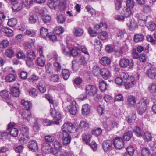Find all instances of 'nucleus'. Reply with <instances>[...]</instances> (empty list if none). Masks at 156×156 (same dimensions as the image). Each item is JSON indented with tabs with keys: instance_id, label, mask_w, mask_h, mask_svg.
<instances>
[{
	"instance_id": "1",
	"label": "nucleus",
	"mask_w": 156,
	"mask_h": 156,
	"mask_svg": "<svg viewBox=\"0 0 156 156\" xmlns=\"http://www.w3.org/2000/svg\"><path fill=\"white\" fill-rule=\"evenodd\" d=\"M149 103V100L148 99L145 98L143 99L141 104L138 105L137 106V112L139 114L142 115L144 113L146 109L147 106Z\"/></svg>"
},
{
	"instance_id": "2",
	"label": "nucleus",
	"mask_w": 156,
	"mask_h": 156,
	"mask_svg": "<svg viewBox=\"0 0 156 156\" xmlns=\"http://www.w3.org/2000/svg\"><path fill=\"white\" fill-rule=\"evenodd\" d=\"M58 135L62 138L63 145H67L70 143L71 138L69 133L66 132H60L58 133Z\"/></svg>"
},
{
	"instance_id": "3",
	"label": "nucleus",
	"mask_w": 156,
	"mask_h": 156,
	"mask_svg": "<svg viewBox=\"0 0 156 156\" xmlns=\"http://www.w3.org/2000/svg\"><path fill=\"white\" fill-rule=\"evenodd\" d=\"M119 65L122 68L127 67L132 69L133 66L134 62L132 60H129L127 58H123L120 60Z\"/></svg>"
},
{
	"instance_id": "4",
	"label": "nucleus",
	"mask_w": 156,
	"mask_h": 156,
	"mask_svg": "<svg viewBox=\"0 0 156 156\" xmlns=\"http://www.w3.org/2000/svg\"><path fill=\"white\" fill-rule=\"evenodd\" d=\"M77 108L78 105L76 102L75 101H73L70 105L66 107L65 110L66 112H69L70 114L75 115L77 112Z\"/></svg>"
},
{
	"instance_id": "5",
	"label": "nucleus",
	"mask_w": 156,
	"mask_h": 156,
	"mask_svg": "<svg viewBox=\"0 0 156 156\" xmlns=\"http://www.w3.org/2000/svg\"><path fill=\"white\" fill-rule=\"evenodd\" d=\"M50 113L53 119L56 120L54 121L55 124H59V121L61 118V114L60 112L58 110H56L54 108H51Z\"/></svg>"
},
{
	"instance_id": "6",
	"label": "nucleus",
	"mask_w": 156,
	"mask_h": 156,
	"mask_svg": "<svg viewBox=\"0 0 156 156\" xmlns=\"http://www.w3.org/2000/svg\"><path fill=\"white\" fill-rule=\"evenodd\" d=\"M113 144L116 149H120L124 147V142L121 137L116 136L113 139Z\"/></svg>"
},
{
	"instance_id": "7",
	"label": "nucleus",
	"mask_w": 156,
	"mask_h": 156,
	"mask_svg": "<svg viewBox=\"0 0 156 156\" xmlns=\"http://www.w3.org/2000/svg\"><path fill=\"white\" fill-rule=\"evenodd\" d=\"M97 88L93 85H88L85 88V92L87 96H94L97 93Z\"/></svg>"
},
{
	"instance_id": "8",
	"label": "nucleus",
	"mask_w": 156,
	"mask_h": 156,
	"mask_svg": "<svg viewBox=\"0 0 156 156\" xmlns=\"http://www.w3.org/2000/svg\"><path fill=\"white\" fill-rule=\"evenodd\" d=\"M0 96L2 98L7 100L6 102L8 104L11 105L12 104L10 99L11 95L9 92L6 90H3L0 92Z\"/></svg>"
},
{
	"instance_id": "9",
	"label": "nucleus",
	"mask_w": 156,
	"mask_h": 156,
	"mask_svg": "<svg viewBox=\"0 0 156 156\" xmlns=\"http://www.w3.org/2000/svg\"><path fill=\"white\" fill-rule=\"evenodd\" d=\"M145 74L150 79H154L156 78V68L152 67L147 70Z\"/></svg>"
},
{
	"instance_id": "10",
	"label": "nucleus",
	"mask_w": 156,
	"mask_h": 156,
	"mask_svg": "<svg viewBox=\"0 0 156 156\" xmlns=\"http://www.w3.org/2000/svg\"><path fill=\"white\" fill-rule=\"evenodd\" d=\"M75 129V128L71 123H66L62 126V131L61 132H72Z\"/></svg>"
},
{
	"instance_id": "11",
	"label": "nucleus",
	"mask_w": 156,
	"mask_h": 156,
	"mask_svg": "<svg viewBox=\"0 0 156 156\" xmlns=\"http://www.w3.org/2000/svg\"><path fill=\"white\" fill-rule=\"evenodd\" d=\"M102 147L105 152H107L112 149V142L111 141L107 140L103 142Z\"/></svg>"
},
{
	"instance_id": "12",
	"label": "nucleus",
	"mask_w": 156,
	"mask_h": 156,
	"mask_svg": "<svg viewBox=\"0 0 156 156\" xmlns=\"http://www.w3.org/2000/svg\"><path fill=\"white\" fill-rule=\"evenodd\" d=\"M11 3L12 6V9L14 12H17L21 9L23 7V5L20 3H19L16 0H12Z\"/></svg>"
},
{
	"instance_id": "13",
	"label": "nucleus",
	"mask_w": 156,
	"mask_h": 156,
	"mask_svg": "<svg viewBox=\"0 0 156 156\" xmlns=\"http://www.w3.org/2000/svg\"><path fill=\"white\" fill-rule=\"evenodd\" d=\"M124 82L125 88L126 89L132 87L136 83L135 79L133 77H131L130 79H128L126 81Z\"/></svg>"
},
{
	"instance_id": "14",
	"label": "nucleus",
	"mask_w": 156,
	"mask_h": 156,
	"mask_svg": "<svg viewBox=\"0 0 156 156\" xmlns=\"http://www.w3.org/2000/svg\"><path fill=\"white\" fill-rule=\"evenodd\" d=\"M16 86L13 87L11 90V94L14 97H17L20 95V85L19 83H17Z\"/></svg>"
},
{
	"instance_id": "15",
	"label": "nucleus",
	"mask_w": 156,
	"mask_h": 156,
	"mask_svg": "<svg viewBox=\"0 0 156 156\" xmlns=\"http://www.w3.org/2000/svg\"><path fill=\"white\" fill-rule=\"evenodd\" d=\"M29 148L32 152H35L38 151V147L37 142L35 140H31L29 143Z\"/></svg>"
},
{
	"instance_id": "16",
	"label": "nucleus",
	"mask_w": 156,
	"mask_h": 156,
	"mask_svg": "<svg viewBox=\"0 0 156 156\" xmlns=\"http://www.w3.org/2000/svg\"><path fill=\"white\" fill-rule=\"evenodd\" d=\"M126 24L129 29L131 31L134 30L137 27V22L133 19L129 20V22H126Z\"/></svg>"
},
{
	"instance_id": "17",
	"label": "nucleus",
	"mask_w": 156,
	"mask_h": 156,
	"mask_svg": "<svg viewBox=\"0 0 156 156\" xmlns=\"http://www.w3.org/2000/svg\"><path fill=\"white\" fill-rule=\"evenodd\" d=\"M106 28L107 25L106 23L101 22L99 24L95 25L94 28V30L96 32L97 34L99 33L101 30H105Z\"/></svg>"
},
{
	"instance_id": "18",
	"label": "nucleus",
	"mask_w": 156,
	"mask_h": 156,
	"mask_svg": "<svg viewBox=\"0 0 156 156\" xmlns=\"http://www.w3.org/2000/svg\"><path fill=\"white\" fill-rule=\"evenodd\" d=\"M100 74L104 79L107 80L110 76V72L108 69L104 68L101 69Z\"/></svg>"
},
{
	"instance_id": "19",
	"label": "nucleus",
	"mask_w": 156,
	"mask_h": 156,
	"mask_svg": "<svg viewBox=\"0 0 156 156\" xmlns=\"http://www.w3.org/2000/svg\"><path fill=\"white\" fill-rule=\"evenodd\" d=\"M100 64L104 66H107L110 64L111 62L110 58L107 56H103L100 59Z\"/></svg>"
},
{
	"instance_id": "20",
	"label": "nucleus",
	"mask_w": 156,
	"mask_h": 156,
	"mask_svg": "<svg viewBox=\"0 0 156 156\" xmlns=\"http://www.w3.org/2000/svg\"><path fill=\"white\" fill-rule=\"evenodd\" d=\"M74 35L76 37L81 36L84 33L83 29L80 27H76L73 30Z\"/></svg>"
},
{
	"instance_id": "21",
	"label": "nucleus",
	"mask_w": 156,
	"mask_h": 156,
	"mask_svg": "<svg viewBox=\"0 0 156 156\" xmlns=\"http://www.w3.org/2000/svg\"><path fill=\"white\" fill-rule=\"evenodd\" d=\"M136 104V101L135 97L130 95L128 97L127 99V105L129 106L133 107Z\"/></svg>"
},
{
	"instance_id": "22",
	"label": "nucleus",
	"mask_w": 156,
	"mask_h": 156,
	"mask_svg": "<svg viewBox=\"0 0 156 156\" xmlns=\"http://www.w3.org/2000/svg\"><path fill=\"white\" fill-rule=\"evenodd\" d=\"M37 86L38 90L41 93H43L46 92V84L43 81H40Z\"/></svg>"
},
{
	"instance_id": "23",
	"label": "nucleus",
	"mask_w": 156,
	"mask_h": 156,
	"mask_svg": "<svg viewBox=\"0 0 156 156\" xmlns=\"http://www.w3.org/2000/svg\"><path fill=\"white\" fill-rule=\"evenodd\" d=\"M21 103L24 107L26 108V110H29L32 108V104L30 101L22 100L21 101Z\"/></svg>"
},
{
	"instance_id": "24",
	"label": "nucleus",
	"mask_w": 156,
	"mask_h": 156,
	"mask_svg": "<svg viewBox=\"0 0 156 156\" xmlns=\"http://www.w3.org/2000/svg\"><path fill=\"white\" fill-rule=\"evenodd\" d=\"M29 110H25L23 112L21 116L24 119L29 121L32 117L31 112Z\"/></svg>"
},
{
	"instance_id": "25",
	"label": "nucleus",
	"mask_w": 156,
	"mask_h": 156,
	"mask_svg": "<svg viewBox=\"0 0 156 156\" xmlns=\"http://www.w3.org/2000/svg\"><path fill=\"white\" fill-rule=\"evenodd\" d=\"M37 64L40 67H43L45 64V60L44 56H40L37 58L36 60Z\"/></svg>"
},
{
	"instance_id": "26",
	"label": "nucleus",
	"mask_w": 156,
	"mask_h": 156,
	"mask_svg": "<svg viewBox=\"0 0 156 156\" xmlns=\"http://www.w3.org/2000/svg\"><path fill=\"white\" fill-rule=\"evenodd\" d=\"M90 111V106L88 104L83 105L82 109V114L84 115H87L88 114Z\"/></svg>"
},
{
	"instance_id": "27",
	"label": "nucleus",
	"mask_w": 156,
	"mask_h": 156,
	"mask_svg": "<svg viewBox=\"0 0 156 156\" xmlns=\"http://www.w3.org/2000/svg\"><path fill=\"white\" fill-rule=\"evenodd\" d=\"M21 131L22 134L23 136H26V137L27 139H29L28 136L29 129L26 126L23 125L21 128Z\"/></svg>"
},
{
	"instance_id": "28",
	"label": "nucleus",
	"mask_w": 156,
	"mask_h": 156,
	"mask_svg": "<svg viewBox=\"0 0 156 156\" xmlns=\"http://www.w3.org/2000/svg\"><path fill=\"white\" fill-rule=\"evenodd\" d=\"M2 30L8 36H12L13 35V31L8 27H2Z\"/></svg>"
},
{
	"instance_id": "29",
	"label": "nucleus",
	"mask_w": 156,
	"mask_h": 156,
	"mask_svg": "<svg viewBox=\"0 0 156 156\" xmlns=\"http://www.w3.org/2000/svg\"><path fill=\"white\" fill-rule=\"evenodd\" d=\"M121 12L126 18L132 14L130 8H128L125 7L123 8L122 11Z\"/></svg>"
},
{
	"instance_id": "30",
	"label": "nucleus",
	"mask_w": 156,
	"mask_h": 156,
	"mask_svg": "<svg viewBox=\"0 0 156 156\" xmlns=\"http://www.w3.org/2000/svg\"><path fill=\"white\" fill-rule=\"evenodd\" d=\"M37 31L30 29H27L25 32L26 34L30 37H35L36 36Z\"/></svg>"
},
{
	"instance_id": "31",
	"label": "nucleus",
	"mask_w": 156,
	"mask_h": 156,
	"mask_svg": "<svg viewBox=\"0 0 156 156\" xmlns=\"http://www.w3.org/2000/svg\"><path fill=\"white\" fill-rule=\"evenodd\" d=\"M144 36L140 34H135L134 36V41L135 42H141L144 39Z\"/></svg>"
},
{
	"instance_id": "32",
	"label": "nucleus",
	"mask_w": 156,
	"mask_h": 156,
	"mask_svg": "<svg viewBox=\"0 0 156 156\" xmlns=\"http://www.w3.org/2000/svg\"><path fill=\"white\" fill-rule=\"evenodd\" d=\"M14 53V50L11 48L7 49L5 51V56L9 58H11L13 56Z\"/></svg>"
},
{
	"instance_id": "33",
	"label": "nucleus",
	"mask_w": 156,
	"mask_h": 156,
	"mask_svg": "<svg viewBox=\"0 0 156 156\" xmlns=\"http://www.w3.org/2000/svg\"><path fill=\"white\" fill-rule=\"evenodd\" d=\"M46 98L49 101V103H51L53 107H56L58 105V103L53 100L52 97L51 96L49 95L46 94Z\"/></svg>"
},
{
	"instance_id": "34",
	"label": "nucleus",
	"mask_w": 156,
	"mask_h": 156,
	"mask_svg": "<svg viewBox=\"0 0 156 156\" xmlns=\"http://www.w3.org/2000/svg\"><path fill=\"white\" fill-rule=\"evenodd\" d=\"M80 50L76 47L73 48L70 51V53L74 57H78L81 54L80 53Z\"/></svg>"
},
{
	"instance_id": "35",
	"label": "nucleus",
	"mask_w": 156,
	"mask_h": 156,
	"mask_svg": "<svg viewBox=\"0 0 156 156\" xmlns=\"http://www.w3.org/2000/svg\"><path fill=\"white\" fill-rule=\"evenodd\" d=\"M83 140L87 144L89 143L91 139V135L89 133L83 134Z\"/></svg>"
},
{
	"instance_id": "36",
	"label": "nucleus",
	"mask_w": 156,
	"mask_h": 156,
	"mask_svg": "<svg viewBox=\"0 0 156 156\" xmlns=\"http://www.w3.org/2000/svg\"><path fill=\"white\" fill-rule=\"evenodd\" d=\"M41 119L37 118L34 122V125L33 127V129L34 131L38 132L39 129L38 123L41 121Z\"/></svg>"
},
{
	"instance_id": "37",
	"label": "nucleus",
	"mask_w": 156,
	"mask_h": 156,
	"mask_svg": "<svg viewBox=\"0 0 156 156\" xmlns=\"http://www.w3.org/2000/svg\"><path fill=\"white\" fill-rule=\"evenodd\" d=\"M148 90L152 94L156 93V85L154 83H151L148 87Z\"/></svg>"
},
{
	"instance_id": "38",
	"label": "nucleus",
	"mask_w": 156,
	"mask_h": 156,
	"mask_svg": "<svg viewBox=\"0 0 156 156\" xmlns=\"http://www.w3.org/2000/svg\"><path fill=\"white\" fill-rule=\"evenodd\" d=\"M147 27L150 31H153L156 29V24L153 22H149L148 23Z\"/></svg>"
},
{
	"instance_id": "39",
	"label": "nucleus",
	"mask_w": 156,
	"mask_h": 156,
	"mask_svg": "<svg viewBox=\"0 0 156 156\" xmlns=\"http://www.w3.org/2000/svg\"><path fill=\"white\" fill-rule=\"evenodd\" d=\"M133 132L132 131H129L125 133L123 135V138L124 140L129 141L131 138L132 136Z\"/></svg>"
},
{
	"instance_id": "40",
	"label": "nucleus",
	"mask_w": 156,
	"mask_h": 156,
	"mask_svg": "<svg viewBox=\"0 0 156 156\" xmlns=\"http://www.w3.org/2000/svg\"><path fill=\"white\" fill-rule=\"evenodd\" d=\"M16 77V75L10 74L5 77V80L7 82H13L15 81Z\"/></svg>"
},
{
	"instance_id": "41",
	"label": "nucleus",
	"mask_w": 156,
	"mask_h": 156,
	"mask_svg": "<svg viewBox=\"0 0 156 156\" xmlns=\"http://www.w3.org/2000/svg\"><path fill=\"white\" fill-rule=\"evenodd\" d=\"M151 152L149 148L144 147L142 148L141 151L142 156H149Z\"/></svg>"
},
{
	"instance_id": "42",
	"label": "nucleus",
	"mask_w": 156,
	"mask_h": 156,
	"mask_svg": "<svg viewBox=\"0 0 156 156\" xmlns=\"http://www.w3.org/2000/svg\"><path fill=\"white\" fill-rule=\"evenodd\" d=\"M79 126L82 129L87 130L89 128V126L88 123L86 121H81L79 124Z\"/></svg>"
},
{
	"instance_id": "43",
	"label": "nucleus",
	"mask_w": 156,
	"mask_h": 156,
	"mask_svg": "<svg viewBox=\"0 0 156 156\" xmlns=\"http://www.w3.org/2000/svg\"><path fill=\"white\" fill-rule=\"evenodd\" d=\"M62 74L63 78L65 80H67L69 77L70 75L69 70L67 69L62 70Z\"/></svg>"
},
{
	"instance_id": "44",
	"label": "nucleus",
	"mask_w": 156,
	"mask_h": 156,
	"mask_svg": "<svg viewBox=\"0 0 156 156\" xmlns=\"http://www.w3.org/2000/svg\"><path fill=\"white\" fill-rule=\"evenodd\" d=\"M48 6L51 9H55L57 6V3L53 0H49L47 2Z\"/></svg>"
},
{
	"instance_id": "45",
	"label": "nucleus",
	"mask_w": 156,
	"mask_h": 156,
	"mask_svg": "<svg viewBox=\"0 0 156 156\" xmlns=\"http://www.w3.org/2000/svg\"><path fill=\"white\" fill-rule=\"evenodd\" d=\"M134 133L138 137H141L142 136V131L139 127H136L134 129Z\"/></svg>"
},
{
	"instance_id": "46",
	"label": "nucleus",
	"mask_w": 156,
	"mask_h": 156,
	"mask_svg": "<svg viewBox=\"0 0 156 156\" xmlns=\"http://www.w3.org/2000/svg\"><path fill=\"white\" fill-rule=\"evenodd\" d=\"M108 37V34L107 32L103 31L99 33L98 37L99 39L102 40L106 39Z\"/></svg>"
},
{
	"instance_id": "47",
	"label": "nucleus",
	"mask_w": 156,
	"mask_h": 156,
	"mask_svg": "<svg viewBox=\"0 0 156 156\" xmlns=\"http://www.w3.org/2000/svg\"><path fill=\"white\" fill-rule=\"evenodd\" d=\"M143 137L145 141H150L152 139L151 134L148 132H146L143 135Z\"/></svg>"
},
{
	"instance_id": "48",
	"label": "nucleus",
	"mask_w": 156,
	"mask_h": 156,
	"mask_svg": "<svg viewBox=\"0 0 156 156\" xmlns=\"http://www.w3.org/2000/svg\"><path fill=\"white\" fill-rule=\"evenodd\" d=\"M48 34V30L47 29L42 27L40 29V34L43 38H45L47 36Z\"/></svg>"
},
{
	"instance_id": "49",
	"label": "nucleus",
	"mask_w": 156,
	"mask_h": 156,
	"mask_svg": "<svg viewBox=\"0 0 156 156\" xmlns=\"http://www.w3.org/2000/svg\"><path fill=\"white\" fill-rule=\"evenodd\" d=\"M107 86V84L104 81H102L99 83L100 89L102 92L105 91L106 90Z\"/></svg>"
},
{
	"instance_id": "50",
	"label": "nucleus",
	"mask_w": 156,
	"mask_h": 156,
	"mask_svg": "<svg viewBox=\"0 0 156 156\" xmlns=\"http://www.w3.org/2000/svg\"><path fill=\"white\" fill-rule=\"evenodd\" d=\"M54 146L55 148L57 151H60L62 147V145L61 143L58 141L56 140L54 142Z\"/></svg>"
},
{
	"instance_id": "51",
	"label": "nucleus",
	"mask_w": 156,
	"mask_h": 156,
	"mask_svg": "<svg viewBox=\"0 0 156 156\" xmlns=\"http://www.w3.org/2000/svg\"><path fill=\"white\" fill-rule=\"evenodd\" d=\"M43 125L45 126H49L53 124H55L54 121L47 119H44L42 122Z\"/></svg>"
},
{
	"instance_id": "52",
	"label": "nucleus",
	"mask_w": 156,
	"mask_h": 156,
	"mask_svg": "<svg viewBox=\"0 0 156 156\" xmlns=\"http://www.w3.org/2000/svg\"><path fill=\"white\" fill-rule=\"evenodd\" d=\"M57 19L58 23H63L65 21L66 18L63 15L61 14L57 16Z\"/></svg>"
},
{
	"instance_id": "53",
	"label": "nucleus",
	"mask_w": 156,
	"mask_h": 156,
	"mask_svg": "<svg viewBox=\"0 0 156 156\" xmlns=\"http://www.w3.org/2000/svg\"><path fill=\"white\" fill-rule=\"evenodd\" d=\"M64 31V29L62 27H56L55 28V32L57 35L62 34Z\"/></svg>"
},
{
	"instance_id": "54",
	"label": "nucleus",
	"mask_w": 156,
	"mask_h": 156,
	"mask_svg": "<svg viewBox=\"0 0 156 156\" xmlns=\"http://www.w3.org/2000/svg\"><path fill=\"white\" fill-rule=\"evenodd\" d=\"M54 66L55 70L57 72H60L62 69L61 64L58 62H55L54 63Z\"/></svg>"
},
{
	"instance_id": "55",
	"label": "nucleus",
	"mask_w": 156,
	"mask_h": 156,
	"mask_svg": "<svg viewBox=\"0 0 156 156\" xmlns=\"http://www.w3.org/2000/svg\"><path fill=\"white\" fill-rule=\"evenodd\" d=\"M17 24V20L16 19L12 18L9 20L8 24L10 27H14Z\"/></svg>"
},
{
	"instance_id": "56",
	"label": "nucleus",
	"mask_w": 156,
	"mask_h": 156,
	"mask_svg": "<svg viewBox=\"0 0 156 156\" xmlns=\"http://www.w3.org/2000/svg\"><path fill=\"white\" fill-rule=\"evenodd\" d=\"M126 151L129 155L132 156L133 154L135 149L132 146L130 145H129L126 148Z\"/></svg>"
},
{
	"instance_id": "57",
	"label": "nucleus",
	"mask_w": 156,
	"mask_h": 156,
	"mask_svg": "<svg viewBox=\"0 0 156 156\" xmlns=\"http://www.w3.org/2000/svg\"><path fill=\"white\" fill-rule=\"evenodd\" d=\"M27 56L28 58L33 60L35 58L36 55L34 51H28L27 52Z\"/></svg>"
},
{
	"instance_id": "58",
	"label": "nucleus",
	"mask_w": 156,
	"mask_h": 156,
	"mask_svg": "<svg viewBox=\"0 0 156 156\" xmlns=\"http://www.w3.org/2000/svg\"><path fill=\"white\" fill-rule=\"evenodd\" d=\"M42 19L44 22L45 23H49L51 20V17L48 15H43L42 16Z\"/></svg>"
},
{
	"instance_id": "59",
	"label": "nucleus",
	"mask_w": 156,
	"mask_h": 156,
	"mask_svg": "<svg viewBox=\"0 0 156 156\" xmlns=\"http://www.w3.org/2000/svg\"><path fill=\"white\" fill-rule=\"evenodd\" d=\"M62 53L65 55H68L70 54L71 50L68 47H65L63 45L62 46Z\"/></svg>"
},
{
	"instance_id": "60",
	"label": "nucleus",
	"mask_w": 156,
	"mask_h": 156,
	"mask_svg": "<svg viewBox=\"0 0 156 156\" xmlns=\"http://www.w3.org/2000/svg\"><path fill=\"white\" fill-rule=\"evenodd\" d=\"M9 45V41L6 40H3L0 43V48H6Z\"/></svg>"
},
{
	"instance_id": "61",
	"label": "nucleus",
	"mask_w": 156,
	"mask_h": 156,
	"mask_svg": "<svg viewBox=\"0 0 156 156\" xmlns=\"http://www.w3.org/2000/svg\"><path fill=\"white\" fill-rule=\"evenodd\" d=\"M59 5V9L61 11H62L65 9L66 5V1L60 0Z\"/></svg>"
},
{
	"instance_id": "62",
	"label": "nucleus",
	"mask_w": 156,
	"mask_h": 156,
	"mask_svg": "<svg viewBox=\"0 0 156 156\" xmlns=\"http://www.w3.org/2000/svg\"><path fill=\"white\" fill-rule=\"evenodd\" d=\"M101 69L99 67L95 66L93 68L92 72L95 75L97 76L100 73Z\"/></svg>"
},
{
	"instance_id": "63",
	"label": "nucleus",
	"mask_w": 156,
	"mask_h": 156,
	"mask_svg": "<svg viewBox=\"0 0 156 156\" xmlns=\"http://www.w3.org/2000/svg\"><path fill=\"white\" fill-rule=\"evenodd\" d=\"M22 4L25 6L31 5L33 4V0H20Z\"/></svg>"
},
{
	"instance_id": "64",
	"label": "nucleus",
	"mask_w": 156,
	"mask_h": 156,
	"mask_svg": "<svg viewBox=\"0 0 156 156\" xmlns=\"http://www.w3.org/2000/svg\"><path fill=\"white\" fill-rule=\"evenodd\" d=\"M102 131L101 129V128H97L92 131V133L95 136H98L101 133Z\"/></svg>"
}]
</instances>
